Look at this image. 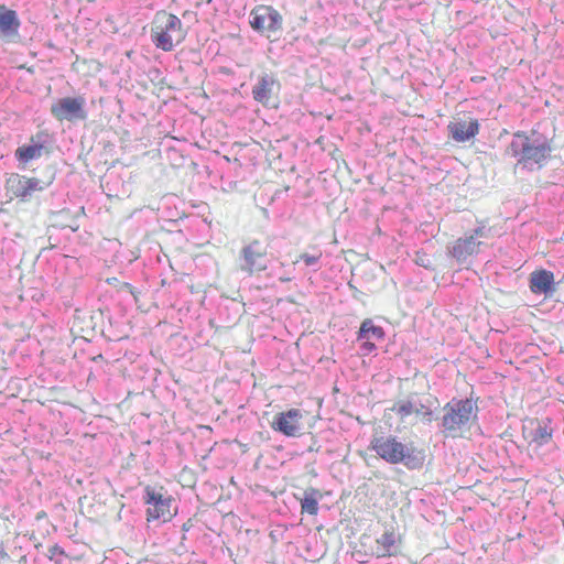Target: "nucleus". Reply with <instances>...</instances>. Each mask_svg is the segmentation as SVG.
I'll use <instances>...</instances> for the list:
<instances>
[{
    "label": "nucleus",
    "instance_id": "nucleus-4",
    "mask_svg": "<svg viewBox=\"0 0 564 564\" xmlns=\"http://www.w3.org/2000/svg\"><path fill=\"white\" fill-rule=\"evenodd\" d=\"M183 23L178 17L166 11H159L154 15L151 28V40L153 44L164 51L174 50V40L180 44L185 39Z\"/></svg>",
    "mask_w": 564,
    "mask_h": 564
},
{
    "label": "nucleus",
    "instance_id": "nucleus-8",
    "mask_svg": "<svg viewBox=\"0 0 564 564\" xmlns=\"http://www.w3.org/2000/svg\"><path fill=\"white\" fill-rule=\"evenodd\" d=\"M50 184L51 182L20 174H11L6 183L7 189L23 203L29 202L35 192H42L47 188Z\"/></svg>",
    "mask_w": 564,
    "mask_h": 564
},
{
    "label": "nucleus",
    "instance_id": "nucleus-21",
    "mask_svg": "<svg viewBox=\"0 0 564 564\" xmlns=\"http://www.w3.org/2000/svg\"><path fill=\"white\" fill-rule=\"evenodd\" d=\"M395 533L393 531H386L379 539H377V543L380 544L384 553L383 555H391V547L395 544Z\"/></svg>",
    "mask_w": 564,
    "mask_h": 564
},
{
    "label": "nucleus",
    "instance_id": "nucleus-3",
    "mask_svg": "<svg viewBox=\"0 0 564 564\" xmlns=\"http://www.w3.org/2000/svg\"><path fill=\"white\" fill-rule=\"evenodd\" d=\"M442 411L437 426L445 437H458L478 422L479 408L473 398H452Z\"/></svg>",
    "mask_w": 564,
    "mask_h": 564
},
{
    "label": "nucleus",
    "instance_id": "nucleus-29",
    "mask_svg": "<svg viewBox=\"0 0 564 564\" xmlns=\"http://www.w3.org/2000/svg\"><path fill=\"white\" fill-rule=\"evenodd\" d=\"M191 527H192V524L189 523V521H187V522H185V523L183 524L182 530H183V531H188Z\"/></svg>",
    "mask_w": 564,
    "mask_h": 564
},
{
    "label": "nucleus",
    "instance_id": "nucleus-19",
    "mask_svg": "<svg viewBox=\"0 0 564 564\" xmlns=\"http://www.w3.org/2000/svg\"><path fill=\"white\" fill-rule=\"evenodd\" d=\"M549 423L550 420H547V423H539L536 429L531 432V442L539 447L547 444L552 440L553 430L549 426Z\"/></svg>",
    "mask_w": 564,
    "mask_h": 564
},
{
    "label": "nucleus",
    "instance_id": "nucleus-25",
    "mask_svg": "<svg viewBox=\"0 0 564 564\" xmlns=\"http://www.w3.org/2000/svg\"><path fill=\"white\" fill-rule=\"evenodd\" d=\"M57 555H65V551L62 546H59L58 544H54L52 546L48 547V554H47V557L53 561L55 556Z\"/></svg>",
    "mask_w": 564,
    "mask_h": 564
},
{
    "label": "nucleus",
    "instance_id": "nucleus-24",
    "mask_svg": "<svg viewBox=\"0 0 564 564\" xmlns=\"http://www.w3.org/2000/svg\"><path fill=\"white\" fill-rule=\"evenodd\" d=\"M377 346L375 343L370 341V339H365V341L360 345V351L362 355H369L375 351Z\"/></svg>",
    "mask_w": 564,
    "mask_h": 564
},
{
    "label": "nucleus",
    "instance_id": "nucleus-30",
    "mask_svg": "<svg viewBox=\"0 0 564 564\" xmlns=\"http://www.w3.org/2000/svg\"><path fill=\"white\" fill-rule=\"evenodd\" d=\"M262 213H263V216H264V217H267V218L269 217V212H268V209H267V208H263V209H262Z\"/></svg>",
    "mask_w": 564,
    "mask_h": 564
},
{
    "label": "nucleus",
    "instance_id": "nucleus-6",
    "mask_svg": "<svg viewBox=\"0 0 564 564\" xmlns=\"http://www.w3.org/2000/svg\"><path fill=\"white\" fill-rule=\"evenodd\" d=\"M249 23L254 32L267 37L283 29V18L272 6H256L249 14Z\"/></svg>",
    "mask_w": 564,
    "mask_h": 564
},
{
    "label": "nucleus",
    "instance_id": "nucleus-31",
    "mask_svg": "<svg viewBox=\"0 0 564 564\" xmlns=\"http://www.w3.org/2000/svg\"><path fill=\"white\" fill-rule=\"evenodd\" d=\"M471 80L477 83L479 82V77H473Z\"/></svg>",
    "mask_w": 564,
    "mask_h": 564
},
{
    "label": "nucleus",
    "instance_id": "nucleus-9",
    "mask_svg": "<svg viewBox=\"0 0 564 564\" xmlns=\"http://www.w3.org/2000/svg\"><path fill=\"white\" fill-rule=\"evenodd\" d=\"M267 249L259 240H252L240 252V270L251 275L267 269Z\"/></svg>",
    "mask_w": 564,
    "mask_h": 564
},
{
    "label": "nucleus",
    "instance_id": "nucleus-7",
    "mask_svg": "<svg viewBox=\"0 0 564 564\" xmlns=\"http://www.w3.org/2000/svg\"><path fill=\"white\" fill-rule=\"evenodd\" d=\"M86 99L83 96L64 97L51 106V115L58 121H82L87 118Z\"/></svg>",
    "mask_w": 564,
    "mask_h": 564
},
{
    "label": "nucleus",
    "instance_id": "nucleus-23",
    "mask_svg": "<svg viewBox=\"0 0 564 564\" xmlns=\"http://www.w3.org/2000/svg\"><path fill=\"white\" fill-rule=\"evenodd\" d=\"M322 258V251H318L316 254L310 253H301L300 260H302L306 267H315L314 271L321 269L319 260Z\"/></svg>",
    "mask_w": 564,
    "mask_h": 564
},
{
    "label": "nucleus",
    "instance_id": "nucleus-10",
    "mask_svg": "<svg viewBox=\"0 0 564 564\" xmlns=\"http://www.w3.org/2000/svg\"><path fill=\"white\" fill-rule=\"evenodd\" d=\"M303 414L299 409H290L274 415L271 427L288 437H296L301 434Z\"/></svg>",
    "mask_w": 564,
    "mask_h": 564
},
{
    "label": "nucleus",
    "instance_id": "nucleus-20",
    "mask_svg": "<svg viewBox=\"0 0 564 564\" xmlns=\"http://www.w3.org/2000/svg\"><path fill=\"white\" fill-rule=\"evenodd\" d=\"M419 401H414L412 399H408L405 401H400L391 408V411L395 412L402 420L408 415L415 413V408H417Z\"/></svg>",
    "mask_w": 564,
    "mask_h": 564
},
{
    "label": "nucleus",
    "instance_id": "nucleus-27",
    "mask_svg": "<svg viewBox=\"0 0 564 564\" xmlns=\"http://www.w3.org/2000/svg\"><path fill=\"white\" fill-rule=\"evenodd\" d=\"M289 191V187L276 189L274 194L271 197V202H274L275 199L281 198L283 195H285Z\"/></svg>",
    "mask_w": 564,
    "mask_h": 564
},
{
    "label": "nucleus",
    "instance_id": "nucleus-17",
    "mask_svg": "<svg viewBox=\"0 0 564 564\" xmlns=\"http://www.w3.org/2000/svg\"><path fill=\"white\" fill-rule=\"evenodd\" d=\"M322 498L323 495L319 489L314 487L306 488L303 492V497L300 499L302 513L316 516L319 509L318 503Z\"/></svg>",
    "mask_w": 564,
    "mask_h": 564
},
{
    "label": "nucleus",
    "instance_id": "nucleus-14",
    "mask_svg": "<svg viewBox=\"0 0 564 564\" xmlns=\"http://www.w3.org/2000/svg\"><path fill=\"white\" fill-rule=\"evenodd\" d=\"M280 87L281 84L273 74L262 73L259 75L257 83L252 87V98L257 102L267 106L271 97L275 93H279Z\"/></svg>",
    "mask_w": 564,
    "mask_h": 564
},
{
    "label": "nucleus",
    "instance_id": "nucleus-28",
    "mask_svg": "<svg viewBox=\"0 0 564 564\" xmlns=\"http://www.w3.org/2000/svg\"><path fill=\"white\" fill-rule=\"evenodd\" d=\"M9 560V554L4 550V543L0 541V563Z\"/></svg>",
    "mask_w": 564,
    "mask_h": 564
},
{
    "label": "nucleus",
    "instance_id": "nucleus-13",
    "mask_svg": "<svg viewBox=\"0 0 564 564\" xmlns=\"http://www.w3.org/2000/svg\"><path fill=\"white\" fill-rule=\"evenodd\" d=\"M48 139V133L45 131L37 132L32 137L30 144L19 147L14 152V158L19 162V169L24 170L25 164L34 159H39L42 150Z\"/></svg>",
    "mask_w": 564,
    "mask_h": 564
},
{
    "label": "nucleus",
    "instance_id": "nucleus-26",
    "mask_svg": "<svg viewBox=\"0 0 564 564\" xmlns=\"http://www.w3.org/2000/svg\"><path fill=\"white\" fill-rule=\"evenodd\" d=\"M468 237H475L476 240L478 238H486L487 230H486L485 226H478L473 229L471 235H469Z\"/></svg>",
    "mask_w": 564,
    "mask_h": 564
},
{
    "label": "nucleus",
    "instance_id": "nucleus-2",
    "mask_svg": "<svg viewBox=\"0 0 564 564\" xmlns=\"http://www.w3.org/2000/svg\"><path fill=\"white\" fill-rule=\"evenodd\" d=\"M369 449L376 452L379 458L390 465H404L409 470H419L425 463V451L414 446L413 443H402L394 435L375 436Z\"/></svg>",
    "mask_w": 564,
    "mask_h": 564
},
{
    "label": "nucleus",
    "instance_id": "nucleus-22",
    "mask_svg": "<svg viewBox=\"0 0 564 564\" xmlns=\"http://www.w3.org/2000/svg\"><path fill=\"white\" fill-rule=\"evenodd\" d=\"M415 414L422 415V422L425 424H430L433 420H438V417L434 416V412L430 405L422 401H419L417 408H415Z\"/></svg>",
    "mask_w": 564,
    "mask_h": 564
},
{
    "label": "nucleus",
    "instance_id": "nucleus-5",
    "mask_svg": "<svg viewBox=\"0 0 564 564\" xmlns=\"http://www.w3.org/2000/svg\"><path fill=\"white\" fill-rule=\"evenodd\" d=\"M163 488L160 490L148 485L143 489L142 500L145 505H148L147 509V520H160L162 522L171 521L173 517L176 516L177 509L174 512L171 511L172 502L174 498L170 495L162 492Z\"/></svg>",
    "mask_w": 564,
    "mask_h": 564
},
{
    "label": "nucleus",
    "instance_id": "nucleus-15",
    "mask_svg": "<svg viewBox=\"0 0 564 564\" xmlns=\"http://www.w3.org/2000/svg\"><path fill=\"white\" fill-rule=\"evenodd\" d=\"M529 288L536 295H552L555 292V282L553 272L540 269L530 274Z\"/></svg>",
    "mask_w": 564,
    "mask_h": 564
},
{
    "label": "nucleus",
    "instance_id": "nucleus-18",
    "mask_svg": "<svg viewBox=\"0 0 564 564\" xmlns=\"http://www.w3.org/2000/svg\"><path fill=\"white\" fill-rule=\"evenodd\" d=\"M386 332L383 327L373 324L371 318H366L360 324L359 330L357 332V340L375 339L383 340Z\"/></svg>",
    "mask_w": 564,
    "mask_h": 564
},
{
    "label": "nucleus",
    "instance_id": "nucleus-16",
    "mask_svg": "<svg viewBox=\"0 0 564 564\" xmlns=\"http://www.w3.org/2000/svg\"><path fill=\"white\" fill-rule=\"evenodd\" d=\"M451 138L456 142H466L479 132V122L474 119L466 121L451 122L447 127Z\"/></svg>",
    "mask_w": 564,
    "mask_h": 564
},
{
    "label": "nucleus",
    "instance_id": "nucleus-1",
    "mask_svg": "<svg viewBox=\"0 0 564 564\" xmlns=\"http://www.w3.org/2000/svg\"><path fill=\"white\" fill-rule=\"evenodd\" d=\"M551 142V139L536 130L517 131L512 134L505 154L513 158L516 166L522 171H539L547 164L552 156Z\"/></svg>",
    "mask_w": 564,
    "mask_h": 564
},
{
    "label": "nucleus",
    "instance_id": "nucleus-12",
    "mask_svg": "<svg viewBox=\"0 0 564 564\" xmlns=\"http://www.w3.org/2000/svg\"><path fill=\"white\" fill-rule=\"evenodd\" d=\"M21 20L15 10L0 4V37L8 43L19 42Z\"/></svg>",
    "mask_w": 564,
    "mask_h": 564
},
{
    "label": "nucleus",
    "instance_id": "nucleus-11",
    "mask_svg": "<svg viewBox=\"0 0 564 564\" xmlns=\"http://www.w3.org/2000/svg\"><path fill=\"white\" fill-rule=\"evenodd\" d=\"M481 241L475 237H459L451 246H447V254L452 257L457 264L466 265L470 263V258L478 254Z\"/></svg>",
    "mask_w": 564,
    "mask_h": 564
}]
</instances>
